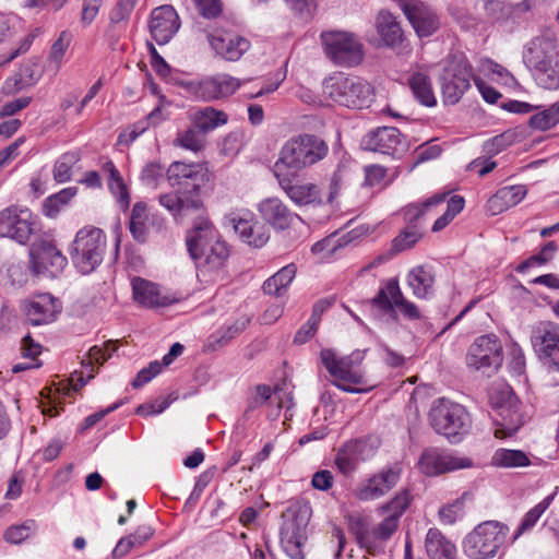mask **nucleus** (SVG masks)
Segmentation results:
<instances>
[{
  "instance_id": "1",
  "label": "nucleus",
  "mask_w": 559,
  "mask_h": 559,
  "mask_svg": "<svg viewBox=\"0 0 559 559\" xmlns=\"http://www.w3.org/2000/svg\"><path fill=\"white\" fill-rule=\"evenodd\" d=\"M202 177L200 165L174 162L166 170V179L178 191L160 194L159 204L175 217L185 216L191 211H199L202 207L199 197Z\"/></svg>"
},
{
  "instance_id": "2",
  "label": "nucleus",
  "mask_w": 559,
  "mask_h": 559,
  "mask_svg": "<svg viewBox=\"0 0 559 559\" xmlns=\"http://www.w3.org/2000/svg\"><path fill=\"white\" fill-rule=\"evenodd\" d=\"M364 350H354L347 356H338L332 348H323L320 352V360L329 374L331 383L347 393H361L368 389L360 388L368 384L362 361Z\"/></svg>"
},
{
  "instance_id": "3",
  "label": "nucleus",
  "mask_w": 559,
  "mask_h": 559,
  "mask_svg": "<svg viewBox=\"0 0 559 559\" xmlns=\"http://www.w3.org/2000/svg\"><path fill=\"white\" fill-rule=\"evenodd\" d=\"M329 151V145L322 138L304 133L284 143L275 166L283 165L285 168L299 171L323 160Z\"/></svg>"
},
{
  "instance_id": "4",
  "label": "nucleus",
  "mask_w": 559,
  "mask_h": 559,
  "mask_svg": "<svg viewBox=\"0 0 559 559\" xmlns=\"http://www.w3.org/2000/svg\"><path fill=\"white\" fill-rule=\"evenodd\" d=\"M509 526L499 521H485L478 524L463 539V552L469 559L493 558L506 544Z\"/></svg>"
},
{
  "instance_id": "5",
  "label": "nucleus",
  "mask_w": 559,
  "mask_h": 559,
  "mask_svg": "<svg viewBox=\"0 0 559 559\" xmlns=\"http://www.w3.org/2000/svg\"><path fill=\"white\" fill-rule=\"evenodd\" d=\"M106 248L105 233L94 226H84L76 233L72 241L70 255L75 267L82 274H88L100 265Z\"/></svg>"
},
{
  "instance_id": "6",
  "label": "nucleus",
  "mask_w": 559,
  "mask_h": 559,
  "mask_svg": "<svg viewBox=\"0 0 559 559\" xmlns=\"http://www.w3.org/2000/svg\"><path fill=\"white\" fill-rule=\"evenodd\" d=\"M323 93L332 102L354 109L368 107L373 94L368 82L343 73L326 79L323 83Z\"/></svg>"
},
{
  "instance_id": "7",
  "label": "nucleus",
  "mask_w": 559,
  "mask_h": 559,
  "mask_svg": "<svg viewBox=\"0 0 559 559\" xmlns=\"http://www.w3.org/2000/svg\"><path fill=\"white\" fill-rule=\"evenodd\" d=\"M430 421L433 429L451 442H457L472 427V418L466 408L447 399L433 403Z\"/></svg>"
},
{
  "instance_id": "8",
  "label": "nucleus",
  "mask_w": 559,
  "mask_h": 559,
  "mask_svg": "<svg viewBox=\"0 0 559 559\" xmlns=\"http://www.w3.org/2000/svg\"><path fill=\"white\" fill-rule=\"evenodd\" d=\"M473 68L464 56H452L440 73L439 81L445 103L456 104L474 81Z\"/></svg>"
},
{
  "instance_id": "9",
  "label": "nucleus",
  "mask_w": 559,
  "mask_h": 559,
  "mask_svg": "<svg viewBox=\"0 0 559 559\" xmlns=\"http://www.w3.org/2000/svg\"><path fill=\"white\" fill-rule=\"evenodd\" d=\"M180 86L195 99L210 103L231 96L241 86V81L227 73H216L181 81Z\"/></svg>"
},
{
  "instance_id": "10",
  "label": "nucleus",
  "mask_w": 559,
  "mask_h": 559,
  "mask_svg": "<svg viewBox=\"0 0 559 559\" xmlns=\"http://www.w3.org/2000/svg\"><path fill=\"white\" fill-rule=\"evenodd\" d=\"M324 52L330 60L341 67L359 64L364 59V47L357 36L341 31L321 34Z\"/></svg>"
},
{
  "instance_id": "11",
  "label": "nucleus",
  "mask_w": 559,
  "mask_h": 559,
  "mask_svg": "<svg viewBox=\"0 0 559 559\" xmlns=\"http://www.w3.org/2000/svg\"><path fill=\"white\" fill-rule=\"evenodd\" d=\"M311 515L308 504L300 506L297 511L290 509L281 528V545L290 559H304V547L307 542V527Z\"/></svg>"
},
{
  "instance_id": "12",
  "label": "nucleus",
  "mask_w": 559,
  "mask_h": 559,
  "mask_svg": "<svg viewBox=\"0 0 559 559\" xmlns=\"http://www.w3.org/2000/svg\"><path fill=\"white\" fill-rule=\"evenodd\" d=\"M37 230V216L27 207L10 205L0 211V237L25 245Z\"/></svg>"
},
{
  "instance_id": "13",
  "label": "nucleus",
  "mask_w": 559,
  "mask_h": 559,
  "mask_svg": "<svg viewBox=\"0 0 559 559\" xmlns=\"http://www.w3.org/2000/svg\"><path fill=\"white\" fill-rule=\"evenodd\" d=\"M371 304L386 313L397 311L411 321L420 319L418 307L404 297L397 278L383 282Z\"/></svg>"
},
{
  "instance_id": "14",
  "label": "nucleus",
  "mask_w": 559,
  "mask_h": 559,
  "mask_svg": "<svg viewBox=\"0 0 559 559\" xmlns=\"http://www.w3.org/2000/svg\"><path fill=\"white\" fill-rule=\"evenodd\" d=\"M445 195V193H437L423 203L411 204L405 209L404 216L408 226L393 239L392 249L395 252L412 248L421 238V231L415 224L416 221H418L429 207L442 203Z\"/></svg>"
},
{
  "instance_id": "15",
  "label": "nucleus",
  "mask_w": 559,
  "mask_h": 559,
  "mask_svg": "<svg viewBox=\"0 0 559 559\" xmlns=\"http://www.w3.org/2000/svg\"><path fill=\"white\" fill-rule=\"evenodd\" d=\"M501 393L502 401H497L493 394H490L491 404L497 412V417H493L497 426L493 435L499 439L513 436L522 425L516 397L507 385L502 388Z\"/></svg>"
},
{
  "instance_id": "16",
  "label": "nucleus",
  "mask_w": 559,
  "mask_h": 559,
  "mask_svg": "<svg viewBox=\"0 0 559 559\" xmlns=\"http://www.w3.org/2000/svg\"><path fill=\"white\" fill-rule=\"evenodd\" d=\"M401 475L402 466L397 463L383 467L358 484L356 497L361 501L380 499L397 485Z\"/></svg>"
},
{
  "instance_id": "17",
  "label": "nucleus",
  "mask_w": 559,
  "mask_h": 559,
  "mask_svg": "<svg viewBox=\"0 0 559 559\" xmlns=\"http://www.w3.org/2000/svg\"><path fill=\"white\" fill-rule=\"evenodd\" d=\"M187 248L189 254L202 253L211 243L214 246V260L223 254V240L218 230L206 216H198L194 218L192 227L186 236Z\"/></svg>"
},
{
  "instance_id": "18",
  "label": "nucleus",
  "mask_w": 559,
  "mask_h": 559,
  "mask_svg": "<svg viewBox=\"0 0 559 559\" xmlns=\"http://www.w3.org/2000/svg\"><path fill=\"white\" fill-rule=\"evenodd\" d=\"M502 361V347L493 335H483L471 345L466 362L475 370L497 369Z\"/></svg>"
},
{
  "instance_id": "19",
  "label": "nucleus",
  "mask_w": 559,
  "mask_h": 559,
  "mask_svg": "<svg viewBox=\"0 0 559 559\" xmlns=\"http://www.w3.org/2000/svg\"><path fill=\"white\" fill-rule=\"evenodd\" d=\"M29 257L33 270L38 274L57 276L68 264L62 252L47 239L34 242L29 250Z\"/></svg>"
},
{
  "instance_id": "20",
  "label": "nucleus",
  "mask_w": 559,
  "mask_h": 559,
  "mask_svg": "<svg viewBox=\"0 0 559 559\" xmlns=\"http://www.w3.org/2000/svg\"><path fill=\"white\" fill-rule=\"evenodd\" d=\"M206 39L215 56L226 61H238L251 47L248 38L226 29L209 32Z\"/></svg>"
},
{
  "instance_id": "21",
  "label": "nucleus",
  "mask_w": 559,
  "mask_h": 559,
  "mask_svg": "<svg viewBox=\"0 0 559 559\" xmlns=\"http://www.w3.org/2000/svg\"><path fill=\"white\" fill-rule=\"evenodd\" d=\"M418 465L425 475L437 476L443 473L472 467L473 462L468 457L456 456L431 448L421 453Z\"/></svg>"
},
{
  "instance_id": "22",
  "label": "nucleus",
  "mask_w": 559,
  "mask_h": 559,
  "mask_svg": "<svg viewBox=\"0 0 559 559\" xmlns=\"http://www.w3.org/2000/svg\"><path fill=\"white\" fill-rule=\"evenodd\" d=\"M365 150L386 155H401L407 146L402 140L401 132L394 127H380L368 132L361 140Z\"/></svg>"
},
{
  "instance_id": "23",
  "label": "nucleus",
  "mask_w": 559,
  "mask_h": 559,
  "mask_svg": "<svg viewBox=\"0 0 559 559\" xmlns=\"http://www.w3.org/2000/svg\"><path fill=\"white\" fill-rule=\"evenodd\" d=\"M419 37L431 36L440 26L437 14L419 0H396Z\"/></svg>"
},
{
  "instance_id": "24",
  "label": "nucleus",
  "mask_w": 559,
  "mask_h": 559,
  "mask_svg": "<svg viewBox=\"0 0 559 559\" xmlns=\"http://www.w3.org/2000/svg\"><path fill=\"white\" fill-rule=\"evenodd\" d=\"M557 59H559L558 44L551 33L534 37L523 52V61L531 71Z\"/></svg>"
},
{
  "instance_id": "25",
  "label": "nucleus",
  "mask_w": 559,
  "mask_h": 559,
  "mask_svg": "<svg viewBox=\"0 0 559 559\" xmlns=\"http://www.w3.org/2000/svg\"><path fill=\"white\" fill-rule=\"evenodd\" d=\"M227 221L239 238L249 246L261 248L270 239L266 227L257 222L251 213H231Z\"/></svg>"
},
{
  "instance_id": "26",
  "label": "nucleus",
  "mask_w": 559,
  "mask_h": 559,
  "mask_svg": "<svg viewBox=\"0 0 559 559\" xmlns=\"http://www.w3.org/2000/svg\"><path fill=\"white\" fill-rule=\"evenodd\" d=\"M278 185L297 206H319L324 203L321 189L314 182L283 177L278 179Z\"/></svg>"
},
{
  "instance_id": "27",
  "label": "nucleus",
  "mask_w": 559,
  "mask_h": 559,
  "mask_svg": "<svg viewBox=\"0 0 559 559\" xmlns=\"http://www.w3.org/2000/svg\"><path fill=\"white\" fill-rule=\"evenodd\" d=\"M180 27L179 16L171 5H162L151 14L150 32L158 45L167 44Z\"/></svg>"
},
{
  "instance_id": "28",
  "label": "nucleus",
  "mask_w": 559,
  "mask_h": 559,
  "mask_svg": "<svg viewBox=\"0 0 559 559\" xmlns=\"http://www.w3.org/2000/svg\"><path fill=\"white\" fill-rule=\"evenodd\" d=\"M258 212L261 218L276 230H285L299 219L298 214L290 211L277 197L263 199L258 204Z\"/></svg>"
},
{
  "instance_id": "29",
  "label": "nucleus",
  "mask_w": 559,
  "mask_h": 559,
  "mask_svg": "<svg viewBox=\"0 0 559 559\" xmlns=\"http://www.w3.org/2000/svg\"><path fill=\"white\" fill-rule=\"evenodd\" d=\"M26 320L32 325H40L52 322L60 312L58 299L50 294H41L22 305Z\"/></svg>"
},
{
  "instance_id": "30",
  "label": "nucleus",
  "mask_w": 559,
  "mask_h": 559,
  "mask_svg": "<svg viewBox=\"0 0 559 559\" xmlns=\"http://www.w3.org/2000/svg\"><path fill=\"white\" fill-rule=\"evenodd\" d=\"M376 29L380 39V46L397 49L403 46L404 33L390 12L381 11L376 19Z\"/></svg>"
},
{
  "instance_id": "31",
  "label": "nucleus",
  "mask_w": 559,
  "mask_h": 559,
  "mask_svg": "<svg viewBox=\"0 0 559 559\" xmlns=\"http://www.w3.org/2000/svg\"><path fill=\"white\" fill-rule=\"evenodd\" d=\"M532 342L536 352L547 359L554 349L559 347V325L552 322L539 323L534 331Z\"/></svg>"
},
{
  "instance_id": "32",
  "label": "nucleus",
  "mask_w": 559,
  "mask_h": 559,
  "mask_svg": "<svg viewBox=\"0 0 559 559\" xmlns=\"http://www.w3.org/2000/svg\"><path fill=\"white\" fill-rule=\"evenodd\" d=\"M132 292L134 300L145 307L154 308L169 304L168 298L162 295L157 285L141 277L132 280Z\"/></svg>"
},
{
  "instance_id": "33",
  "label": "nucleus",
  "mask_w": 559,
  "mask_h": 559,
  "mask_svg": "<svg viewBox=\"0 0 559 559\" xmlns=\"http://www.w3.org/2000/svg\"><path fill=\"white\" fill-rule=\"evenodd\" d=\"M527 190L523 185L508 186L499 189L488 201V207L492 214L501 213L509 207L518 205L526 195Z\"/></svg>"
},
{
  "instance_id": "34",
  "label": "nucleus",
  "mask_w": 559,
  "mask_h": 559,
  "mask_svg": "<svg viewBox=\"0 0 559 559\" xmlns=\"http://www.w3.org/2000/svg\"><path fill=\"white\" fill-rule=\"evenodd\" d=\"M425 548L430 559H457L455 545L437 528L428 531Z\"/></svg>"
},
{
  "instance_id": "35",
  "label": "nucleus",
  "mask_w": 559,
  "mask_h": 559,
  "mask_svg": "<svg viewBox=\"0 0 559 559\" xmlns=\"http://www.w3.org/2000/svg\"><path fill=\"white\" fill-rule=\"evenodd\" d=\"M407 284L418 298H427L435 284V274L430 267L419 265L412 269L407 275Z\"/></svg>"
},
{
  "instance_id": "36",
  "label": "nucleus",
  "mask_w": 559,
  "mask_h": 559,
  "mask_svg": "<svg viewBox=\"0 0 559 559\" xmlns=\"http://www.w3.org/2000/svg\"><path fill=\"white\" fill-rule=\"evenodd\" d=\"M215 243H211L205 250H202V253H192L190 257L194 261L198 270H200L203 274L212 273L218 271L225 263L228 258L229 251L226 242L223 240V254L222 257L214 260V246Z\"/></svg>"
},
{
  "instance_id": "37",
  "label": "nucleus",
  "mask_w": 559,
  "mask_h": 559,
  "mask_svg": "<svg viewBox=\"0 0 559 559\" xmlns=\"http://www.w3.org/2000/svg\"><path fill=\"white\" fill-rule=\"evenodd\" d=\"M228 115L212 106L204 107L194 114V126L201 132L206 133L221 126L226 124Z\"/></svg>"
},
{
  "instance_id": "38",
  "label": "nucleus",
  "mask_w": 559,
  "mask_h": 559,
  "mask_svg": "<svg viewBox=\"0 0 559 559\" xmlns=\"http://www.w3.org/2000/svg\"><path fill=\"white\" fill-rule=\"evenodd\" d=\"M296 271V265L293 263L282 267L277 273L264 282V293L273 296H281L294 280Z\"/></svg>"
},
{
  "instance_id": "39",
  "label": "nucleus",
  "mask_w": 559,
  "mask_h": 559,
  "mask_svg": "<svg viewBox=\"0 0 559 559\" xmlns=\"http://www.w3.org/2000/svg\"><path fill=\"white\" fill-rule=\"evenodd\" d=\"M409 87L420 104L431 107L437 100L432 91L430 79L423 72H415L411 75Z\"/></svg>"
},
{
  "instance_id": "40",
  "label": "nucleus",
  "mask_w": 559,
  "mask_h": 559,
  "mask_svg": "<svg viewBox=\"0 0 559 559\" xmlns=\"http://www.w3.org/2000/svg\"><path fill=\"white\" fill-rule=\"evenodd\" d=\"M413 501L411 490L407 488L401 489L396 495L386 503L378 507L379 514H386L394 516L400 522L402 515L406 512Z\"/></svg>"
},
{
  "instance_id": "41",
  "label": "nucleus",
  "mask_w": 559,
  "mask_h": 559,
  "mask_svg": "<svg viewBox=\"0 0 559 559\" xmlns=\"http://www.w3.org/2000/svg\"><path fill=\"white\" fill-rule=\"evenodd\" d=\"M492 464L499 467H524L531 464L528 455L521 450L498 449L492 455Z\"/></svg>"
},
{
  "instance_id": "42",
  "label": "nucleus",
  "mask_w": 559,
  "mask_h": 559,
  "mask_svg": "<svg viewBox=\"0 0 559 559\" xmlns=\"http://www.w3.org/2000/svg\"><path fill=\"white\" fill-rule=\"evenodd\" d=\"M147 219L148 215L146 205L143 203L134 204L130 215L129 229L132 237L139 242H144L146 240L148 231Z\"/></svg>"
},
{
  "instance_id": "43",
  "label": "nucleus",
  "mask_w": 559,
  "mask_h": 559,
  "mask_svg": "<svg viewBox=\"0 0 559 559\" xmlns=\"http://www.w3.org/2000/svg\"><path fill=\"white\" fill-rule=\"evenodd\" d=\"M39 79V74L35 72L34 64L26 63L21 67L19 73L10 78L4 83L7 93L12 94L34 85Z\"/></svg>"
},
{
  "instance_id": "44",
  "label": "nucleus",
  "mask_w": 559,
  "mask_h": 559,
  "mask_svg": "<svg viewBox=\"0 0 559 559\" xmlns=\"http://www.w3.org/2000/svg\"><path fill=\"white\" fill-rule=\"evenodd\" d=\"M535 82L545 90L559 88V58L532 71Z\"/></svg>"
},
{
  "instance_id": "45",
  "label": "nucleus",
  "mask_w": 559,
  "mask_h": 559,
  "mask_svg": "<svg viewBox=\"0 0 559 559\" xmlns=\"http://www.w3.org/2000/svg\"><path fill=\"white\" fill-rule=\"evenodd\" d=\"M81 155L78 151L62 154L55 163L53 178L63 183L70 180L72 167L80 160Z\"/></svg>"
},
{
  "instance_id": "46",
  "label": "nucleus",
  "mask_w": 559,
  "mask_h": 559,
  "mask_svg": "<svg viewBox=\"0 0 559 559\" xmlns=\"http://www.w3.org/2000/svg\"><path fill=\"white\" fill-rule=\"evenodd\" d=\"M360 462L349 441L338 449L335 456V465L343 475L352 474Z\"/></svg>"
},
{
  "instance_id": "47",
  "label": "nucleus",
  "mask_w": 559,
  "mask_h": 559,
  "mask_svg": "<svg viewBox=\"0 0 559 559\" xmlns=\"http://www.w3.org/2000/svg\"><path fill=\"white\" fill-rule=\"evenodd\" d=\"M558 251V245L555 241H548L542 250L525 261H523L518 267L516 271L519 273H524L530 267L544 265L547 262L551 261L555 257L556 252Z\"/></svg>"
},
{
  "instance_id": "48",
  "label": "nucleus",
  "mask_w": 559,
  "mask_h": 559,
  "mask_svg": "<svg viewBox=\"0 0 559 559\" xmlns=\"http://www.w3.org/2000/svg\"><path fill=\"white\" fill-rule=\"evenodd\" d=\"M557 123H559V102L530 118V126L542 131L548 130Z\"/></svg>"
},
{
  "instance_id": "49",
  "label": "nucleus",
  "mask_w": 559,
  "mask_h": 559,
  "mask_svg": "<svg viewBox=\"0 0 559 559\" xmlns=\"http://www.w3.org/2000/svg\"><path fill=\"white\" fill-rule=\"evenodd\" d=\"M464 199L460 195H453L448 200L447 211L435 222L432 231L438 233L445 228L453 218L464 209Z\"/></svg>"
},
{
  "instance_id": "50",
  "label": "nucleus",
  "mask_w": 559,
  "mask_h": 559,
  "mask_svg": "<svg viewBox=\"0 0 559 559\" xmlns=\"http://www.w3.org/2000/svg\"><path fill=\"white\" fill-rule=\"evenodd\" d=\"M551 497H546L542 502L536 504L533 509H531L523 518L521 524L518 527V531L514 535V539L521 536L523 533L532 530L537 521L540 519L543 513L548 509L551 502Z\"/></svg>"
},
{
  "instance_id": "51",
  "label": "nucleus",
  "mask_w": 559,
  "mask_h": 559,
  "mask_svg": "<svg viewBox=\"0 0 559 559\" xmlns=\"http://www.w3.org/2000/svg\"><path fill=\"white\" fill-rule=\"evenodd\" d=\"M72 41V34L68 31H62L59 37L53 41L48 61L55 64L56 71H59L63 57Z\"/></svg>"
},
{
  "instance_id": "52",
  "label": "nucleus",
  "mask_w": 559,
  "mask_h": 559,
  "mask_svg": "<svg viewBox=\"0 0 559 559\" xmlns=\"http://www.w3.org/2000/svg\"><path fill=\"white\" fill-rule=\"evenodd\" d=\"M164 175L165 168L162 164L150 162L142 169L141 181L145 187L156 190L164 180Z\"/></svg>"
},
{
  "instance_id": "53",
  "label": "nucleus",
  "mask_w": 559,
  "mask_h": 559,
  "mask_svg": "<svg viewBox=\"0 0 559 559\" xmlns=\"http://www.w3.org/2000/svg\"><path fill=\"white\" fill-rule=\"evenodd\" d=\"M35 530V521L27 520L20 525H13L9 527L4 533V539L11 544H20L33 535Z\"/></svg>"
},
{
  "instance_id": "54",
  "label": "nucleus",
  "mask_w": 559,
  "mask_h": 559,
  "mask_svg": "<svg viewBox=\"0 0 559 559\" xmlns=\"http://www.w3.org/2000/svg\"><path fill=\"white\" fill-rule=\"evenodd\" d=\"M477 69L485 75H497L498 79L503 80L506 83L514 80L513 75L506 68L487 58H481L478 61Z\"/></svg>"
},
{
  "instance_id": "55",
  "label": "nucleus",
  "mask_w": 559,
  "mask_h": 559,
  "mask_svg": "<svg viewBox=\"0 0 559 559\" xmlns=\"http://www.w3.org/2000/svg\"><path fill=\"white\" fill-rule=\"evenodd\" d=\"M349 443L361 462L371 459L379 448V441L376 438L356 439Z\"/></svg>"
},
{
  "instance_id": "56",
  "label": "nucleus",
  "mask_w": 559,
  "mask_h": 559,
  "mask_svg": "<svg viewBox=\"0 0 559 559\" xmlns=\"http://www.w3.org/2000/svg\"><path fill=\"white\" fill-rule=\"evenodd\" d=\"M346 183V171L343 167L338 166L330 178L329 192L325 203L333 204L340 197L342 189Z\"/></svg>"
},
{
  "instance_id": "57",
  "label": "nucleus",
  "mask_w": 559,
  "mask_h": 559,
  "mask_svg": "<svg viewBox=\"0 0 559 559\" xmlns=\"http://www.w3.org/2000/svg\"><path fill=\"white\" fill-rule=\"evenodd\" d=\"M176 143L183 148L197 152L203 146V136L199 129L191 128L179 133Z\"/></svg>"
},
{
  "instance_id": "58",
  "label": "nucleus",
  "mask_w": 559,
  "mask_h": 559,
  "mask_svg": "<svg viewBox=\"0 0 559 559\" xmlns=\"http://www.w3.org/2000/svg\"><path fill=\"white\" fill-rule=\"evenodd\" d=\"M138 2L139 0H117L110 12V21L116 24L128 21Z\"/></svg>"
},
{
  "instance_id": "59",
  "label": "nucleus",
  "mask_w": 559,
  "mask_h": 559,
  "mask_svg": "<svg viewBox=\"0 0 559 559\" xmlns=\"http://www.w3.org/2000/svg\"><path fill=\"white\" fill-rule=\"evenodd\" d=\"M486 13L493 20H501L508 17L514 10V3L511 5L506 4L501 0H485L484 4Z\"/></svg>"
},
{
  "instance_id": "60",
  "label": "nucleus",
  "mask_w": 559,
  "mask_h": 559,
  "mask_svg": "<svg viewBox=\"0 0 559 559\" xmlns=\"http://www.w3.org/2000/svg\"><path fill=\"white\" fill-rule=\"evenodd\" d=\"M249 322L250 319L247 317L236 320L231 325H228L221 332L215 342L219 346L227 344L231 338L240 334L248 326Z\"/></svg>"
},
{
  "instance_id": "61",
  "label": "nucleus",
  "mask_w": 559,
  "mask_h": 559,
  "mask_svg": "<svg viewBox=\"0 0 559 559\" xmlns=\"http://www.w3.org/2000/svg\"><path fill=\"white\" fill-rule=\"evenodd\" d=\"M381 515L383 520L373 528L372 534L377 539L386 540L397 530L400 522L394 516Z\"/></svg>"
},
{
  "instance_id": "62",
  "label": "nucleus",
  "mask_w": 559,
  "mask_h": 559,
  "mask_svg": "<svg viewBox=\"0 0 559 559\" xmlns=\"http://www.w3.org/2000/svg\"><path fill=\"white\" fill-rule=\"evenodd\" d=\"M108 187L120 205L127 207L130 203V195L120 174L109 178Z\"/></svg>"
},
{
  "instance_id": "63",
  "label": "nucleus",
  "mask_w": 559,
  "mask_h": 559,
  "mask_svg": "<svg viewBox=\"0 0 559 559\" xmlns=\"http://www.w3.org/2000/svg\"><path fill=\"white\" fill-rule=\"evenodd\" d=\"M464 514V503L456 500L451 504H447L439 510V516L443 523L453 524Z\"/></svg>"
},
{
  "instance_id": "64",
  "label": "nucleus",
  "mask_w": 559,
  "mask_h": 559,
  "mask_svg": "<svg viewBox=\"0 0 559 559\" xmlns=\"http://www.w3.org/2000/svg\"><path fill=\"white\" fill-rule=\"evenodd\" d=\"M162 371V364L157 360L152 361L148 367L139 371L135 379L132 381V386L139 389L150 382L155 376Z\"/></svg>"
}]
</instances>
